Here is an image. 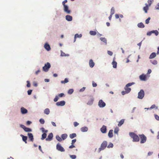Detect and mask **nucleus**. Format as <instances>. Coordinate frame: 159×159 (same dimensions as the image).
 <instances>
[{"mask_svg":"<svg viewBox=\"0 0 159 159\" xmlns=\"http://www.w3.org/2000/svg\"><path fill=\"white\" fill-rule=\"evenodd\" d=\"M129 134L130 137L133 139V141L134 142H138L140 139L139 136L134 132H129Z\"/></svg>","mask_w":159,"mask_h":159,"instance_id":"nucleus-1","label":"nucleus"},{"mask_svg":"<svg viewBox=\"0 0 159 159\" xmlns=\"http://www.w3.org/2000/svg\"><path fill=\"white\" fill-rule=\"evenodd\" d=\"M107 143L106 141H104L101 145L100 147L98 149V152L99 153L101 151L105 149L107 145Z\"/></svg>","mask_w":159,"mask_h":159,"instance_id":"nucleus-2","label":"nucleus"},{"mask_svg":"<svg viewBox=\"0 0 159 159\" xmlns=\"http://www.w3.org/2000/svg\"><path fill=\"white\" fill-rule=\"evenodd\" d=\"M51 67L50 63L48 62L45 64L42 67L43 70L45 72H47Z\"/></svg>","mask_w":159,"mask_h":159,"instance_id":"nucleus-3","label":"nucleus"},{"mask_svg":"<svg viewBox=\"0 0 159 159\" xmlns=\"http://www.w3.org/2000/svg\"><path fill=\"white\" fill-rule=\"evenodd\" d=\"M139 136L140 139L141 143H144L146 141L147 137L144 134H139Z\"/></svg>","mask_w":159,"mask_h":159,"instance_id":"nucleus-4","label":"nucleus"},{"mask_svg":"<svg viewBox=\"0 0 159 159\" xmlns=\"http://www.w3.org/2000/svg\"><path fill=\"white\" fill-rule=\"evenodd\" d=\"M145 95L144 91L143 89H141L138 93L137 98L140 99L143 98Z\"/></svg>","mask_w":159,"mask_h":159,"instance_id":"nucleus-5","label":"nucleus"},{"mask_svg":"<svg viewBox=\"0 0 159 159\" xmlns=\"http://www.w3.org/2000/svg\"><path fill=\"white\" fill-rule=\"evenodd\" d=\"M56 149L58 151L61 152H64L65 150L64 148L61 146V145L59 143H58L56 145Z\"/></svg>","mask_w":159,"mask_h":159,"instance_id":"nucleus-6","label":"nucleus"},{"mask_svg":"<svg viewBox=\"0 0 159 159\" xmlns=\"http://www.w3.org/2000/svg\"><path fill=\"white\" fill-rule=\"evenodd\" d=\"M106 105V103L102 99H100L99 100L98 102V106L100 108H103Z\"/></svg>","mask_w":159,"mask_h":159,"instance_id":"nucleus-7","label":"nucleus"},{"mask_svg":"<svg viewBox=\"0 0 159 159\" xmlns=\"http://www.w3.org/2000/svg\"><path fill=\"white\" fill-rule=\"evenodd\" d=\"M140 80L142 81H146L147 80V74H142L139 76Z\"/></svg>","mask_w":159,"mask_h":159,"instance_id":"nucleus-8","label":"nucleus"},{"mask_svg":"<svg viewBox=\"0 0 159 159\" xmlns=\"http://www.w3.org/2000/svg\"><path fill=\"white\" fill-rule=\"evenodd\" d=\"M66 102L65 101L62 100L57 102L56 103V105L57 106H63L65 105Z\"/></svg>","mask_w":159,"mask_h":159,"instance_id":"nucleus-9","label":"nucleus"},{"mask_svg":"<svg viewBox=\"0 0 159 159\" xmlns=\"http://www.w3.org/2000/svg\"><path fill=\"white\" fill-rule=\"evenodd\" d=\"M64 11L68 14H70V13L71 11L69 9V7L67 5L63 6Z\"/></svg>","mask_w":159,"mask_h":159,"instance_id":"nucleus-10","label":"nucleus"},{"mask_svg":"<svg viewBox=\"0 0 159 159\" xmlns=\"http://www.w3.org/2000/svg\"><path fill=\"white\" fill-rule=\"evenodd\" d=\"M53 137V134L51 133L48 135V137L46 139V140L47 141H51L52 140Z\"/></svg>","mask_w":159,"mask_h":159,"instance_id":"nucleus-11","label":"nucleus"},{"mask_svg":"<svg viewBox=\"0 0 159 159\" xmlns=\"http://www.w3.org/2000/svg\"><path fill=\"white\" fill-rule=\"evenodd\" d=\"M107 127L105 125H103L100 129V131L103 134H105L107 132Z\"/></svg>","mask_w":159,"mask_h":159,"instance_id":"nucleus-12","label":"nucleus"},{"mask_svg":"<svg viewBox=\"0 0 159 159\" xmlns=\"http://www.w3.org/2000/svg\"><path fill=\"white\" fill-rule=\"evenodd\" d=\"M44 47L45 49L48 51H49L51 50V48L50 45L48 43H46L44 45Z\"/></svg>","mask_w":159,"mask_h":159,"instance_id":"nucleus-13","label":"nucleus"},{"mask_svg":"<svg viewBox=\"0 0 159 159\" xmlns=\"http://www.w3.org/2000/svg\"><path fill=\"white\" fill-rule=\"evenodd\" d=\"M94 100V98L93 97H91L88 100L87 104L89 106L92 105L93 104Z\"/></svg>","mask_w":159,"mask_h":159,"instance_id":"nucleus-14","label":"nucleus"},{"mask_svg":"<svg viewBox=\"0 0 159 159\" xmlns=\"http://www.w3.org/2000/svg\"><path fill=\"white\" fill-rule=\"evenodd\" d=\"M21 112L22 114H25L28 112V110L26 108L22 107L20 108Z\"/></svg>","mask_w":159,"mask_h":159,"instance_id":"nucleus-15","label":"nucleus"},{"mask_svg":"<svg viewBox=\"0 0 159 159\" xmlns=\"http://www.w3.org/2000/svg\"><path fill=\"white\" fill-rule=\"evenodd\" d=\"M28 138L30 140L31 142H33L34 141V136L32 133H29L27 134Z\"/></svg>","mask_w":159,"mask_h":159,"instance_id":"nucleus-16","label":"nucleus"},{"mask_svg":"<svg viewBox=\"0 0 159 159\" xmlns=\"http://www.w3.org/2000/svg\"><path fill=\"white\" fill-rule=\"evenodd\" d=\"M89 65L90 67L91 68H93L94 66L95 63L92 59H91L89 60Z\"/></svg>","mask_w":159,"mask_h":159,"instance_id":"nucleus-17","label":"nucleus"},{"mask_svg":"<svg viewBox=\"0 0 159 159\" xmlns=\"http://www.w3.org/2000/svg\"><path fill=\"white\" fill-rule=\"evenodd\" d=\"M20 136L22 137V140L25 143H27V140L28 138L27 137V136H24L22 134H21L20 135Z\"/></svg>","mask_w":159,"mask_h":159,"instance_id":"nucleus-18","label":"nucleus"},{"mask_svg":"<svg viewBox=\"0 0 159 159\" xmlns=\"http://www.w3.org/2000/svg\"><path fill=\"white\" fill-rule=\"evenodd\" d=\"M66 19L68 21H71L72 20V17L70 15H67L66 16Z\"/></svg>","mask_w":159,"mask_h":159,"instance_id":"nucleus-19","label":"nucleus"},{"mask_svg":"<svg viewBox=\"0 0 159 159\" xmlns=\"http://www.w3.org/2000/svg\"><path fill=\"white\" fill-rule=\"evenodd\" d=\"M102 42L104 43L105 45H107V39L104 37H101L99 39Z\"/></svg>","mask_w":159,"mask_h":159,"instance_id":"nucleus-20","label":"nucleus"},{"mask_svg":"<svg viewBox=\"0 0 159 159\" xmlns=\"http://www.w3.org/2000/svg\"><path fill=\"white\" fill-rule=\"evenodd\" d=\"M115 57H114L113 59V61L111 63L112 65H113V68H116L117 67V63L116 61H115Z\"/></svg>","mask_w":159,"mask_h":159,"instance_id":"nucleus-21","label":"nucleus"},{"mask_svg":"<svg viewBox=\"0 0 159 159\" xmlns=\"http://www.w3.org/2000/svg\"><path fill=\"white\" fill-rule=\"evenodd\" d=\"M88 130V128L86 126H84L80 128V130L82 132H87Z\"/></svg>","mask_w":159,"mask_h":159,"instance_id":"nucleus-22","label":"nucleus"},{"mask_svg":"<svg viewBox=\"0 0 159 159\" xmlns=\"http://www.w3.org/2000/svg\"><path fill=\"white\" fill-rule=\"evenodd\" d=\"M156 56V54L155 52H152L150 55L149 58V59H153Z\"/></svg>","mask_w":159,"mask_h":159,"instance_id":"nucleus-23","label":"nucleus"},{"mask_svg":"<svg viewBox=\"0 0 159 159\" xmlns=\"http://www.w3.org/2000/svg\"><path fill=\"white\" fill-rule=\"evenodd\" d=\"M113 130L111 129L109 130L108 133V136L110 138H111L113 136Z\"/></svg>","mask_w":159,"mask_h":159,"instance_id":"nucleus-24","label":"nucleus"},{"mask_svg":"<svg viewBox=\"0 0 159 159\" xmlns=\"http://www.w3.org/2000/svg\"><path fill=\"white\" fill-rule=\"evenodd\" d=\"M124 89L128 93H129L131 91V89L130 88L126 87V86L124 87Z\"/></svg>","mask_w":159,"mask_h":159,"instance_id":"nucleus-25","label":"nucleus"},{"mask_svg":"<svg viewBox=\"0 0 159 159\" xmlns=\"http://www.w3.org/2000/svg\"><path fill=\"white\" fill-rule=\"evenodd\" d=\"M148 9V5L146 4V6L144 7L143 8V10L144 11L145 13H147V11Z\"/></svg>","mask_w":159,"mask_h":159,"instance_id":"nucleus-26","label":"nucleus"},{"mask_svg":"<svg viewBox=\"0 0 159 159\" xmlns=\"http://www.w3.org/2000/svg\"><path fill=\"white\" fill-rule=\"evenodd\" d=\"M89 33L91 35L94 36L97 34V32L96 31L91 30L89 31Z\"/></svg>","mask_w":159,"mask_h":159,"instance_id":"nucleus-27","label":"nucleus"},{"mask_svg":"<svg viewBox=\"0 0 159 159\" xmlns=\"http://www.w3.org/2000/svg\"><path fill=\"white\" fill-rule=\"evenodd\" d=\"M61 139L63 140H64L67 138V135L66 134H63L61 135Z\"/></svg>","mask_w":159,"mask_h":159,"instance_id":"nucleus-28","label":"nucleus"},{"mask_svg":"<svg viewBox=\"0 0 159 159\" xmlns=\"http://www.w3.org/2000/svg\"><path fill=\"white\" fill-rule=\"evenodd\" d=\"M50 112V110L48 108L45 109L44 111V113L46 115H48Z\"/></svg>","mask_w":159,"mask_h":159,"instance_id":"nucleus-29","label":"nucleus"},{"mask_svg":"<svg viewBox=\"0 0 159 159\" xmlns=\"http://www.w3.org/2000/svg\"><path fill=\"white\" fill-rule=\"evenodd\" d=\"M125 121L124 119H122L119 122L118 125V126L120 127L124 123Z\"/></svg>","mask_w":159,"mask_h":159,"instance_id":"nucleus-30","label":"nucleus"},{"mask_svg":"<svg viewBox=\"0 0 159 159\" xmlns=\"http://www.w3.org/2000/svg\"><path fill=\"white\" fill-rule=\"evenodd\" d=\"M137 26L140 28H143L144 27V25L142 22H140L137 24Z\"/></svg>","mask_w":159,"mask_h":159,"instance_id":"nucleus-31","label":"nucleus"},{"mask_svg":"<svg viewBox=\"0 0 159 159\" xmlns=\"http://www.w3.org/2000/svg\"><path fill=\"white\" fill-rule=\"evenodd\" d=\"M76 136V134L74 133L70 134L69 135V137L70 139H73Z\"/></svg>","mask_w":159,"mask_h":159,"instance_id":"nucleus-32","label":"nucleus"},{"mask_svg":"<svg viewBox=\"0 0 159 159\" xmlns=\"http://www.w3.org/2000/svg\"><path fill=\"white\" fill-rule=\"evenodd\" d=\"M24 130L26 132H31L32 131V130L31 129L26 127L25 129H24Z\"/></svg>","mask_w":159,"mask_h":159,"instance_id":"nucleus-33","label":"nucleus"},{"mask_svg":"<svg viewBox=\"0 0 159 159\" xmlns=\"http://www.w3.org/2000/svg\"><path fill=\"white\" fill-rule=\"evenodd\" d=\"M47 136L46 133H43L42 135V137L41 138V139L42 140H44L46 138Z\"/></svg>","mask_w":159,"mask_h":159,"instance_id":"nucleus-34","label":"nucleus"},{"mask_svg":"<svg viewBox=\"0 0 159 159\" xmlns=\"http://www.w3.org/2000/svg\"><path fill=\"white\" fill-rule=\"evenodd\" d=\"M69 82L68 79L67 78L65 79L64 80H62L61 82V84H65L68 83Z\"/></svg>","mask_w":159,"mask_h":159,"instance_id":"nucleus-35","label":"nucleus"},{"mask_svg":"<svg viewBox=\"0 0 159 159\" xmlns=\"http://www.w3.org/2000/svg\"><path fill=\"white\" fill-rule=\"evenodd\" d=\"M152 34H154L156 36H157L159 34V32L157 30H152L151 31Z\"/></svg>","mask_w":159,"mask_h":159,"instance_id":"nucleus-36","label":"nucleus"},{"mask_svg":"<svg viewBox=\"0 0 159 159\" xmlns=\"http://www.w3.org/2000/svg\"><path fill=\"white\" fill-rule=\"evenodd\" d=\"M135 84V83L134 82H132L131 83H129L127 84L125 86L126 87H129L133 85L134 84Z\"/></svg>","mask_w":159,"mask_h":159,"instance_id":"nucleus-37","label":"nucleus"},{"mask_svg":"<svg viewBox=\"0 0 159 159\" xmlns=\"http://www.w3.org/2000/svg\"><path fill=\"white\" fill-rule=\"evenodd\" d=\"M74 37H75V39L80 38L82 37V34H75Z\"/></svg>","mask_w":159,"mask_h":159,"instance_id":"nucleus-38","label":"nucleus"},{"mask_svg":"<svg viewBox=\"0 0 159 159\" xmlns=\"http://www.w3.org/2000/svg\"><path fill=\"white\" fill-rule=\"evenodd\" d=\"M61 56L62 57L63 56H69V54H66L64 52H63L61 50Z\"/></svg>","mask_w":159,"mask_h":159,"instance_id":"nucleus-39","label":"nucleus"},{"mask_svg":"<svg viewBox=\"0 0 159 159\" xmlns=\"http://www.w3.org/2000/svg\"><path fill=\"white\" fill-rule=\"evenodd\" d=\"M40 130L42 131V132L43 133H46L48 131V130L45 129L43 127L41 128Z\"/></svg>","mask_w":159,"mask_h":159,"instance_id":"nucleus-40","label":"nucleus"},{"mask_svg":"<svg viewBox=\"0 0 159 159\" xmlns=\"http://www.w3.org/2000/svg\"><path fill=\"white\" fill-rule=\"evenodd\" d=\"M56 138L59 142H61L62 140L61 138L58 135H56Z\"/></svg>","mask_w":159,"mask_h":159,"instance_id":"nucleus-41","label":"nucleus"},{"mask_svg":"<svg viewBox=\"0 0 159 159\" xmlns=\"http://www.w3.org/2000/svg\"><path fill=\"white\" fill-rule=\"evenodd\" d=\"M119 131V129L118 128H116L114 131V133L115 134H116L118 135V132Z\"/></svg>","mask_w":159,"mask_h":159,"instance_id":"nucleus-42","label":"nucleus"},{"mask_svg":"<svg viewBox=\"0 0 159 159\" xmlns=\"http://www.w3.org/2000/svg\"><path fill=\"white\" fill-rule=\"evenodd\" d=\"M59 99V97L58 95H57L55 96V98L53 99V101L54 102H57Z\"/></svg>","mask_w":159,"mask_h":159,"instance_id":"nucleus-43","label":"nucleus"},{"mask_svg":"<svg viewBox=\"0 0 159 159\" xmlns=\"http://www.w3.org/2000/svg\"><path fill=\"white\" fill-rule=\"evenodd\" d=\"M113 147V144L112 143H110L107 146V148H112Z\"/></svg>","mask_w":159,"mask_h":159,"instance_id":"nucleus-44","label":"nucleus"},{"mask_svg":"<svg viewBox=\"0 0 159 159\" xmlns=\"http://www.w3.org/2000/svg\"><path fill=\"white\" fill-rule=\"evenodd\" d=\"M114 7H112L111 10V15H113V14H114Z\"/></svg>","mask_w":159,"mask_h":159,"instance_id":"nucleus-45","label":"nucleus"},{"mask_svg":"<svg viewBox=\"0 0 159 159\" xmlns=\"http://www.w3.org/2000/svg\"><path fill=\"white\" fill-rule=\"evenodd\" d=\"M74 92V90L73 89H70L68 91V93L69 94H72Z\"/></svg>","mask_w":159,"mask_h":159,"instance_id":"nucleus-46","label":"nucleus"},{"mask_svg":"<svg viewBox=\"0 0 159 159\" xmlns=\"http://www.w3.org/2000/svg\"><path fill=\"white\" fill-rule=\"evenodd\" d=\"M70 157L72 159H75L76 158V156L75 155H70Z\"/></svg>","mask_w":159,"mask_h":159,"instance_id":"nucleus-47","label":"nucleus"},{"mask_svg":"<svg viewBox=\"0 0 159 159\" xmlns=\"http://www.w3.org/2000/svg\"><path fill=\"white\" fill-rule=\"evenodd\" d=\"M151 19V18L150 17H148L146 20H145V23L146 24H148L149 23V21Z\"/></svg>","mask_w":159,"mask_h":159,"instance_id":"nucleus-48","label":"nucleus"},{"mask_svg":"<svg viewBox=\"0 0 159 159\" xmlns=\"http://www.w3.org/2000/svg\"><path fill=\"white\" fill-rule=\"evenodd\" d=\"M39 121L42 124H43L44 123L45 121L42 118L40 119L39 120Z\"/></svg>","mask_w":159,"mask_h":159,"instance_id":"nucleus-49","label":"nucleus"},{"mask_svg":"<svg viewBox=\"0 0 159 159\" xmlns=\"http://www.w3.org/2000/svg\"><path fill=\"white\" fill-rule=\"evenodd\" d=\"M58 95V96L59 97H60V98H62V97H64L65 96L64 94L63 93H61L59 94Z\"/></svg>","mask_w":159,"mask_h":159,"instance_id":"nucleus-50","label":"nucleus"},{"mask_svg":"<svg viewBox=\"0 0 159 159\" xmlns=\"http://www.w3.org/2000/svg\"><path fill=\"white\" fill-rule=\"evenodd\" d=\"M151 62L153 65H156L157 63V62L156 60H153L152 62L151 61Z\"/></svg>","mask_w":159,"mask_h":159,"instance_id":"nucleus-51","label":"nucleus"},{"mask_svg":"<svg viewBox=\"0 0 159 159\" xmlns=\"http://www.w3.org/2000/svg\"><path fill=\"white\" fill-rule=\"evenodd\" d=\"M26 82L27 83L26 86L27 87H30V82L28 80L26 81Z\"/></svg>","mask_w":159,"mask_h":159,"instance_id":"nucleus-52","label":"nucleus"},{"mask_svg":"<svg viewBox=\"0 0 159 159\" xmlns=\"http://www.w3.org/2000/svg\"><path fill=\"white\" fill-rule=\"evenodd\" d=\"M154 116L155 119L157 120H159V116L157 114H154Z\"/></svg>","mask_w":159,"mask_h":159,"instance_id":"nucleus-53","label":"nucleus"},{"mask_svg":"<svg viewBox=\"0 0 159 159\" xmlns=\"http://www.w3.org/2000/svg\"><path fill=\"white\" fill-rule=\"evenodd\" d=\"M107 54L110 56H111L113 55V52L110 51H107Z\"/></svg>","mask_w":159,"mask_h":159,"instance_id":"nucleus-54","label":"nucleus"},{"mask_svg":"<svg viewBox=\"0 0 159 159\" xmlns=\"http://www.w3.org/2000/svg\"><path fill=\"white\" fill-rule=\"evenodd\" d=\"M32 90H31V89L27 91L28 94V95H31V93H32Z\"/></svg>","mask_w":159,"mask_h":159,"instance_id":"nucleus-55","label":"nucleus"},{"mask_svg":"<svg viewBox=\"0 0 159 159\" xmlns=\"http://www.w3.org/2000/svg\"><path fill=\"white\" fill-rule=\"evenodd\" d=\"M85 88H86L85 87H83L82 89H80V90H79L80 92H84V90H85Z\"/></svg>","mask_w":159,"mask_h":159,"instance_id":"nucleus-56","label":"nucleus"},{"mask_svg":"<svg viewBox=\"0 0 159 159\" xmlns=\"http://www.w3.org/2000/svg\"><path fill=\"white\" fill-rule=\"evenodd\" d=\"M155 9L156 10H159V2L156 6Z\"/></svg>","mask_w":159,"mask_h":159,"instance_id":"nucleus-57","label":"nucleus"},{"mask_svg":"<svg viewBox=\"0 0 159 159\" xmlns=\"http://www.w3.org/2000/svg\"><path fill=\"white\" fill-rule=\"evenodd\" d=\"M79 125V123L77 122H74V125L75 127H76Z\"/></svg>","mask_w":159,"mask_h":159,"instance_id":"nucleus-58","label":"nucleus"},{"mask_svg":"<svg viewBox=\"0 0 159 159\" xmlns=\"http://www.w3.org/2000/svg\"><path fill=\"white\" fill-rule=\"evenodd\" d=\"M97 84L94 82L93 81L92 82V86L93 87H96L97 86Z\"/></svg>","mask_w":159,"mask_h":159,"instance_id":"nucleus-59","label":"nucleus"},{"mask_svg":"<svg viewBox=\"0 0 159 159\" xmlns=\"http://www.w3.org/2000/svg\"><path fill=\"white\" fill-rule=\"evenodd\" d=\"M126 94H128V93L125 91H123L121 92V94L123 95H124Z\"/></svg>","mask_w":159,"mask_h":159,"instance_id":"nucleus-60","label":"nucleus"},{"mask_svg":"<svg viewBox=\"0 0 159 159\" xmlns=\"http://www.w3.org/2000/svg\"><path fill=\"white\" fill-rule=\"evenodd\" d=\"M67 2V0H65L64 1H63L62 2V4L63 6L67 5L65 4V3H66Z\"/></svg>","mask_w":159,"mask_h":159,"instance_id":"nucleus-61","label":"nucleus"},{"mask_svg":"<svg viewBox=\"0 0 159 159\" xmlns=\"http://www.w3.org/2000/svg\"><path fill=\"white\" fill-rule=\"evenodd\" d=\"M76 139H74L72 140L71 144H74L76 142Z\"/></svg>","mask_w":159,"mask_h":159,"instance_id":"nucleus-62","label":"nucleus"},{"mask_svg":"<svg viewBox=\"0 0 159 159\" xmlns=\"http://www.w3.org/2000/svg\"><path fill=\"white\" fill-rule=\"evenodd\" d=\"M20 127L21 128H22V129H23L24 130V129H25V127H25L24 125H22V124H20Z\"/></svg>","mask_w":159,"mask_h":159,"instance_id":"nucleus-63","label":"nucleus"},{"mask_svg":"<svg viewBox=\"0 0 159 159\" xmlns=\"http://www.w3.org/2000/svg\"><path fill=\"white\" fill-rule=\"evenodd\" d=\"M152 32L151 31H150L148 32L147 33V35L148 36H150L151 35V34H152Z\"/></svg>","mask_w":159,"mask_h":159,"instance_id":"nucleus-64","label":"nucleus"}]
</instances>
